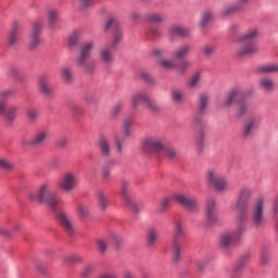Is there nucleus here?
Masks as SVG:
<instances>
[{
  "label": "nucleus",
  "mask_w": 278,
  "mask_h": 278,
  "mask_svg": "<svg viewBox=\"0 0 278 278\" xmlns=\"http://www.w3.org/2000/svg\"><path fill=\"white\" fill-rule=\"evenodd\" d=\"M56 186L61 192H74V190H77V186H79V177L73 170L65 172L58 180Z\"/></svg>",
  "instance_id": "0eeeda50"
},
{
  "label": "nucleus",
  "mask_w": 278,
  "mask_h": 278,
  "mask_svg": "<svg viewBox=\"0 0 278 278\" xmlns=\"http://www.w3.org/2000/svg\"><path fill=\"white\" fill-rule=\"evenodd\" d=\"M202 51L206 58H212V55H214V52L216 51V47L212 45H205L202 48Z\"/></svg>",
  "instance_id": "680f3d73"
},
{
  "label": "nucleus",
  "mask_w": 278,
  "mask_h": 278,
  "mask_svg": "<svg viewBox=\"0 0 278 278\" xmlns=\"http://www.w3.org/2000/svg\"><path fill=\"white\" fill-rule=\"evenodd\" d=\"M270 263V251L268 249H263L261 253V265L267 266Z\"/></svg>",
  "instance_id": "13d9d810"
},
{
  "label": "nucleus",
  "mask_w": 278,
  "mask_h": 278,
  "mask_svg": "<svg viewBox=\"0 0 278 278\" xmlns=\"http://www.w3.org/2000/svg\"><path fill=\"white\" fill-rule=\"evenodd\" d=\"M29 49L34 51V49H38L42 43V39H40V35H29Z\"/></svg>",
  "instance_id": "09e8293b"
},
{
  "label": "nucleus",
  "mask_w": 278,
  "mask_h": 278,
  "mask_svg": "<svg viewBox=\"0 0 278 278\" xmlns=\"http://www.w3.org/2000/svg\"><path fill=\"white\" fill-rule=\"evenodd\" d=\"M157 64L161 68H165V71H173V68H177L175 61L166 58L157 59Z\"/></svg>",
  "instance_id": "e433bc0d"
},
{
  "label": "nucleus",
  "mask_w": 278,
  "mask_h": 278,
  "mask_svg": "<svg viewBox=\"0 0 278 278\" xmlns=\"http://www.w3.org/2000/svg\"><path fill=\"white\" fill-rule=\"evenodd\" d=\"M47 18L49 29H55V25L58 21H60V11H58V9H48Z\"/></svg>",
  "instance_id": "a878e982"
},
{
  "label": "nucleus",
  "mask_w": 278,
  "mask_h": 278,
  "mask_svg": "<svg viewBox=\"0 0 278 278\" xmlns=\"http://www.w3.org/2000/svg\"><path fill=\"white\" fill-rule=\"evenodd\" d=\"M16 42H18V24H14L13 28L8 35V47H16Z\"/></svg>",
  "instance_id": "2f4dec72"
},
{
  "label": "nucleus",
  "mask_w": 278,
  "mask_h": 278,
  "mask_svg": "<svg viewBox=\"0 0 278 278\" xmlns=\"http://www.w3.org/2000/svg\"><path fill=\"white\" fill-rule=\"evenodd\" d=\"M42 27H45V22L42 20H36L31 25L29 35L40 36L42 34Z\"/></svg>",
  "instance_id": "ea45409f"
},
{
  "label": "nucleus",
  "mask_w": 278,
  "mask_h": 278,
  "mask_svg": "<svg viewBox=\"0 0 278 278\" xmlns=\"http://www.w3.org/2000/svg\"><path fill=\"white\" fill-rule=\"evenodd\" d=\"M131 190V186L129 185V180L127 179H122L121 180V197H122V202L130 212H134L135 214H138L140 212V207L138 206V203H136L131 199V194L129 191Z\"/></svg>",
  "instance_id": "6e6552de"
},
{
  "label": "nucleus",
  "mask_w": 278,
  "mask_h": 278,
  "mask_svg": "<svg viewBox=\"0 0 278 278\" xmlns=\"http://www.w3.org/2000/svg\"><path fill=\"white\" fill-rule=\"evenodd\" d=\"M123 103H117L115 104L112 110H111V116L112 118H116V116H118L121 114V112H123Z\"/></svg>",
  "instance_id": "0e129e2a"
},
{
  "label": "nucleus",
  "mask_w": 278,
  "mask_h": 278,
  "mask_svg": "<svg viewBox=\"0 0 278 278\" xmlns=\"http://www.w3.org/2000/svg\"><path fill=\"white\" fill-rule=\"evenodd\" d=\"M212 18H214V12L212 10L203 11L198 23L199 28L205 29L212 23Z\"/></svg>",
  "instance_id": "cd10ccee"
},
{
  "label": "nucleus",
  "mask_w": 278,
  "mask_h": 278,
  "mask_svg": "<svg viewBox=\"0 0 278 278\" xmlns=\"http://www.w3.org/2000/svg\"><path fill=\"white\" fill-rule=\"evenodd\" d=\"M257 36H260V28L252 27L238 39V42H255V38H257Z\"/></svg>",
  "instance_id": "bb28decb"
},
{
  "label": "nucleus",
  "mask_w": 278,
  "mask_h": 278,
  "mask_svg": "<svg viewBox=\"0 0 278 278\" xmlns=\"http://www.w3.org/2000/svg\"><path fill=\"white\" fill-rule=\"evenodd\" d=\"M144 105L147 110H149V112H152L153 114H155L156 112H160V106H157V103H155L151 98L148 99Z\"/></svg>",
  "instance_id": "052dcab7"
},
{
  "label": "nucleus",
  "mask_w": 278,
  "mask_h": 278,
  "mask_svg": "<svg viewBox=\"0 0 278 278\" xmlns=\"http://www.w3.org/2000/svg\"><path fill=\"white\" fill-rule=\"evenodd\" d=\"M247 97H249V91L240 87H236L231 89L225 98L224 105L225 108H229V105H231V103H235V101H242V99H247Z\"/></svg>",
  "instance_id": "2eb2a0df"
},
{
  "label": "nucleus",
  "mask_w": 278,
  "mask_h": 278,
  "mask_svg": "<svg viewBox=\"0 0 278 278\" xmlns=\"http://www.w3.org/2000/svg\"><path fill=\"white\" fill-rule=\"evenodd\" d=\"M160 236V232L155 228H150L148 230V236H147V243L149 247H153L157 242V238Z\"/></svg>",
  "instance_id": "79ce46f5"
},
{
  "label": "nucleus",
  "mask_w": 278,
  "mask_h": 278,
  "mask_svg": "<svg viewBox=\"0 0 278 278\" xmlns=\"http://www.w3.org/2000/svg\"><path fill=\"white\" fill-rule=\"evenodd\" d=\"M61 77L65 84H71L73 81V72L68 67L61 68Z\"/></svg>",
  "instance_id": "603ef678"
},
{
  "label": "nucleus",
  "mask_w": 278,
  "mask_h": 278,
  "mask_svg": "<svg viewBox=\"0 0 278 278\" xmlns=\"http://www.w3.org/2000/svg\"><path fill=\"white\" fill-rule=\"evenodd\" d=\"M170 99L174 103H184L186 101V94L181 89H173L170 91Z\"/></svg>",
  "instance_id": "c9c22d12"
},
{
  "label": "nucleus",
  "mask_w": 278,
  "mask_h": 278,
  "mask_svg": "<svg viewBox=\"0 0 278 278\" xmlns=\"http://www.w3.org/2000/svg\"><path fill=\"white\" fill-rule=\"evenodd\" d=\"M169 36H178L179 38H188L190 36V29L181 25H172L168 27Z\"/></svg>",
  "instance_id": "5701e85b"
},
{
  "label": "nucleus",
  "mask_w": 278,
  "mask_h": 278,
  "mask_svg": "<svg viewBox=\"0 0 278 278\" xmlns=\"http://www.w3.org/2000/svg\"><path fill=\"white\" fill-rule=\"evenodd\" d=\"M96 270H97V266H94L93 264H87L80 270V278L92 277V275H94Z\"/></svg>",
  "instance_id": "58836bf2"
},
{
  "label": "nucleus",
  "mask_w": 278,
  "mask_h": 278,
  "mask_svg": "<svg viewBox=\"0 0 278 278\" xmlns=\"http://www.w3.org/2000/svg\"><path fill=\"white\" fill-rule=\"evenodd\" d=\"M98 147L102 157H110L112 153V148L110 147V141L104 136H100L98 139Z\"/></svg>",
  "instance_id": "393cba45"
},
{
  "label": "nucleus",
  "mask_w": 278,
  "mask_h": 278,
  "mask_svg": "<svg viewBox=\"0 0 278 278\" xmlns=\"http://www.w3.org/2000/svg\"><path fill=\"white\" fill-rule=\"evenodd\" d=\"M166 53H167L166 48L154 47L150 50V55L152 58H157V60H160L161 58H164Z\"/></svg>",
  "instance_id": "3c124183"
},
{
  "label": "nucleus",
  "mask_w": 278,
  "mask_h": 278,
  "mask_svg": "<svg viewBox=\"0 0 278 278\" xmlns=\"http://www.w3.org/2000/svg\"><path fill=\"white\" fill-rule=\"evenodd\" d=\"M151 98L149 97V94L144 91H139V92L134 93L130 98L132 110H137L138 105H140V104L147 105V102Z\"/></svg>",
  "instance_id": "4be33fe9"
},
{
  "label": "nucleus",
  "mask_w": 278,
  "mask_h": 278,
  "mask_svg": "<svg viewBox=\"0 0 278 278\" xmlns=\"http://www.w3.org/2000/svg\"><path fill=\"white\" fill-rule=\"evenodd\" d=\"M189 53H190V45L184 43L173 52V58H175V60H184V58L189 55Z\"/></svg>",
  "instance_id": "7c9ffc66"
},
{
  "label": "nucleus",
  "mask_w": 278,
  "mask_h": 278,
  "mask_svg": "<svg viewBox=\"0 0 278 278\" xmlns=\"http://www.w3.org/2000/svg\"><path fill=\"white\" fill-rule=\"evenodd\" d=\"M26 116L28 118V121H30V123H36V121H38V110L36 108L29 106L26 110Z\"/></svg>",
  "instance_id": "864d4df0"
},
{
  "label": "nucleus",
  "mask_w": 278,
  "mask_h": 278,
  "mask_svg": "<svg viewBox=\"0 0 278 278\" xmlns=\"http://www.w3.org/2000/svg\"><path fill=\"white\" fill-rule=\"evenodd\" d=\"M84 71L86 73H94V71H97V61L93 59H88L87 61H85V63L83 65Z\"/></svg>",
  "instance_id": "a18cd8bd"
},
{
  "label": "nucleus",
  "mask_w": 278,
  "mask_h": 278,
  "mask_svg": "<svg viewBox=\"0 0 278 278\" xmlns=\"http://www.w3.org/2000/svg\"><path fill=\"white\" fill-rule=\"evenodd\" d=\"M181 238H186V228L184 222L179 219L174 220V239L172 242V262L177 264L181 260Z\"/></svg>",
  "instance_id": "20e7f679"
},
{
  "label": "nucleus",
  "mask_w": 278,
  "mask_h": 278,
  "mask_svg": "<svg viewBox=\"0 0 278 278\" xmlns=\"http://www.w3.org/2000/svg\"><path fill=\"white\" fill-rule=\"evenodd\" d=\"M149 23H164V16L161 13H152L147 15Z\"/></svg>",
  "instance_id": "6e6d98bb"
},
{
  "label": "nucleus",
  "mask_w": 278,
  "mask_h": 278,
  "mask_svg": "<svg viewBox=\"0 0 278 278\" xmlns=\"http://www.w3.org/2000/svg\"><path fill=\"white\" fill-rule=\"evenodd\" d=\"M29 201L47 205L50 210H55L58 205L62 204V199L53 192L52 185L49 181L39 185L36 192L29 193Z\"/></svg>",
  "instance_id": "f03ea898"
},
{
  "label": "nucleus",
  "mask_w": 278,
  "mask_h": 278,
  "mask_svg": "<svg viewBox=\"0 0 278 278\" xmlns=\"http://www.w3.org/2000/svg\"><path fill=\"white\" fill-rule=\"evenodd\" d=\"M262 121H264L262 115H254L249 119H247L242 130L243 138H251L255 129H260V126L262 125Z\"/></svg>",
  "instance_id": "4468645a"
},
{
  "label": "nucleus",
  "mask_w": 278,
  "mask_h": 278,
  "mask_svg": "<svg viewBox=\"0 0 278 278\" xmlns=\"http://www.w3.org/2000/svg\"><path fill=\"white\" fill-rule=\"evenodd\" d=\"M96 278H116V274H114V271H105Z\"/></svg>",
  "instance_id": "774afa93"
},
{
  "label": "nucleus",
  "mask_w": 278,
  "mask_h": 278,
  "mask_svg": "<svg viewBox=\"0 0 278 278\" xmlns=\"http://www.w3.org/2000/svg\"><path fill=\"white\" fill-rule=\"evenodd\" d=\"M121 40H123V29H121V27L118 26H115L111 46H113L116 49V46L121 42Z\"/></svg>",
  "instance_id": "de8ad7c7"
},
{
  "label": "nucleus",
  "mask_w": 278,
  "mask_h": 278,
  "mask_svg": "<svg viewBox=\"0 0 278 278\" xmlns=\"http://www.w3.org/2000/svg\"><path fill=\"white\" fill-rule=\"evenodd\" d=\"M79 3V10L81 12H86L87 10H90L94 5V0H78Z\"/></svg>",
  "instance_id": "4d7b16f0"
},
{
  "label": "nucleus",
  "mask_w": 278,
  "mask_h": 278,
  "mask_svg": "<svg viewBox=\"0 0 278 278\" xmlns=\"http://www.w3.org/2000/svg\"><path fill=\"white\" fill-rule=\"evenodd\" d=\"M18 105L8 104V100H0V116H4L8 123L16 121V114H18Z\"/></svg>",
  "instance_id": "f8f14e48"
},
{
  "label": "nucleus",
  "mask_w": 278,
  "mask_h": 278,
  "mask_svg": "<svg viewBox=\"0 0 278 278\" xmlns=\"http://www.w3.org/2000/svg\"><path fill=\"white\" fill-rule=\"evenodd\" d=\"M241 46L237 50V55L240 58L244 55H251L253 53H257V42L255 41H239Z\"/></svg>",
  "instance_id": "aec40b11"
},
{
  "label": "nucleus",
  "mask_w": 278,
  "mask_h": 278,
  "mask_svg": "<svg viewBox=\"0 0 278 278\" xmlns=\"http://www.w3.org/2000/svg\"><path fill=\"white\" fill-rule=\"evenodd\" d=\"M161 153L166 160H177V150L172 147L165 146V149Z\"/></svg>",
  "instance_id": "49530a36"
},
{
  "label": "nucleus",
  "mask_w": 278,
  "mask_h": 278,
  "mask_svg": "<svg viewBox=\"0 0 278 278\" xmlns=\"http://www.w3.org/2000/svg\"><path fill=\"white\" fill-rule=\"evenodd\" d=\"M92 51H94V41L89 40L85 41L80 45L78 56L75 60V65L78 67L84 66L88 60H90V55H92Z\"/></svg>",
  "instance_id": "9b49d317"
},
{
  "label": "nucleus",
  "mask_w": 278,
  "mask_h": 278,
  "mask_svg": "<svg viewBox=\"0 0 278 278\" xmlns=\"http://www.w3.org/2000/svg\"><path fill=\"white\" fill-rule=\"evenodd\" d=\"M253 110V105L249 101H244L238 104L237 106V116L242 118V116L249 114Z\"/></svg>",
  "instance_id": "473e14b6"
},
{
  "label": "nucleus",
  "mask_w": 278,
  "mask_h": 278,
  "mask_svg": "<svg viewBox=\"0 0 278 278\" xmlns=\"http://www.w3.org/2000/svg\"><path fill=\"white\" fill-rule=\"evenodd\" d=\"M253 199V188L249 185H244L239 188L237 200L230 205L231 212H235L236 218L248 223L249 220V207L251 200Z\"/></svg>",
  "instance_id": "f257e3e1"
},
{
  "label": "nucleus",
  "mask_w": 278,
  "mask_h": 278,
  "mask_svg": "<svg viewBox=\"0 0 278 278\" xmlns=\"http://www.w3.org/2000/svg\"><path fill=\"white\" fill-rule=\"evenodd\" d=\"M235 223L237 227L235 231H225L219 236L218 242L220 249H229L230 247H233V244L244 236V232L247 231V222L235 217Z\"/></svg>",
  "instance_id": "7ed1b4c3"
},
{
  "label": "nucleus",
  "mask_w": 278,
  "mask_h": 278,
  "mask_svg": "<svg viewBox=\"0 0 278 278\" xmlns=\"http://www.w3.org/2000/svg\"><path fill=\"white\" fill-rule=\"evenodd\" d=\"M131 125H134V122L130 118H125L122 125V131L123 136L126 138L131 136Z\"/></svg>",
  "instance_id": "8fccbe9b"
},
{
  "label": "nucleus",
  "mask_w": 278,
  "mask_h": 278,
  "mask_svg": "<svg viewBox=\"0 0 278 278\" xmlns=\"http://www.w3.org/2000/svg\"><path fill=\"white\" fill-rule=\"evenodd\" d=\"M114 47L109 45L100 49L99 55L103 64H112L114 62Z\"/></svg>",
  "instance_id": "412c9836"
},
{
  "label": "nucleus",
  "mask_w": 278,
  "mask_h": 278,
  "mask_svg": "<svg viewBox=\"0 0 278 278\" xmlns=\"http://www.w3.org/2000/svg\"><path fill=\"white\" fill-rule=\"evenodd\" d=\"M242 8L238 5V3L233 4H226L222 10H220V16H233V14H238Z\"/></svg>",
  "instance_id": "c756f323"
},
{
  "label": "nucleus",
  "mask_w": 278,
  "mask_h": 278,
  "mask_svg": "<svg viewBox=\"0 0 278 278\" xmlns=\"http://www.w3.org/2000/svg\"><path fill=\"white\" fill-rule=\"evenodd\" d=\"M249 263L247 260H241L237 265L232 267V269L229 271V278H240L242 277V270L247 268V265Z\"/></svg>",
  "instance_id": "c85d7f7f"
},
{
  "label": "nucleus",
  "mask_w": 278,
  "mask_h": 278,
  "mask_svg": "<svg viewBox=\"0 0 278 278\" xmlns=\"http://www.w3.org/2000/svg\"><path fill=\"white\" fill-rule=\"evenodd\" d=\"M205 214L207 225H216V223H218V208L215 199L207 200Z\"/></svg>",
  "instance_id": "dca6fc26"
},
{
  "label": "nucleus",
  "mask_w": 278,
  "mask_h": 278,
  "mask_svg": "<svg viewBox=\"0 0 278 278\" xmlns=\"http://www.w3.org/2000/svg\"><path fill=\"white\" fill-rule=\"evenodd\" d=\"M56 223L66 231L70 236L75 233V226L73 225V217L66 211H59L56 213Z\"/></svg>",
  "instance_id": "ddd939ff"
},
{
  "label": "nucleus",
  "mask_w": 278,
  "mask_h": 278,
  "mask_svg": "<svg viewBox=\"0 0 278 278\" xmlns=\"http://www.w3.org/2000/svg\"><path fill=\"white\" fill-rule=\"evenodd\" d=\"M258 86L263 92H273V90H276L277 84L275 83V79L265 76L260 78Z\"/></svg>",
  "instance_id": "b1692460"
},
{
  "label": "nucleus",
  "mask_w": 278,
  "mask_h": 278,
  "mask_svg": "<svg viewBox=\"0 0 278 278\" xmlns=\"http://www.w3.org/2000/svg\"><path fill=\"white\" fill-rule=\"evenodd\" d=\"M76 212L80 220H84L85 218H88V216H90V208L84 203H79L77 205Z\"/></svg>",
  "instance_id": "4c0bfd02"
},
{
  "label": "nucleus",
  "mask_w": 278,
  "mask_h": 278,
  "mask_svg": "<svg viewBox=\"0 0 278 278\" xmlns=\"http://www.w3.org/2000/svg\"><path fill=\"white\" fill-rule=\"evenodd\" d=\"M266 210V198L264 195L256 197L251 211V225L254 229H262L266 223L264 212Z\"/></svg>",
  "instance_id": "39448f33"
},
{
  "label": "nucleus",
  "mask_w": 278,
  "mask_h": 278,
  "mask_svg": "<svg viewBox=\"0 0 278 278\" xmlns=\"http://www.w3.org/2000/svg\"><path fill=\"white\" fill-rule=\"evenodd\" d=\"M170 207V198L163 195L159 202V212L164 214Z\"/></svg>",
  "instance_id": "c03bdc74"
},
{
  "label": "nucleus",
  "mask_w": 278,
  "mask_h": 278,
  "mask_svg": "<svg viewBox=\"0 0 278 278\" xmlns=\"http://www.w3.org/2000/svg\"><path fill=\"white\" fill-rule=\"evenodd\" d=\"M257 72L262 74L278 73V64L269 63V64L261 65Z\"/></svg>",
  "instance_id": "a19ab883"
},
{
  "label": "nucleus",
  "mask_w": 278,
  "mask_h": 278,
  "mask_svg": "<svg viewBox=\"0 0 278 278\" xmlns=\"http://www.w3.org/2000/svg\"><path fill=\"white\" fill-rule=\"evenodd\" d=\"M49 138H51L49 130L39 129L36 130L35 134H33V137L29 141H22V147H34V149H40L45 147L47 142H49Z\"/></svg>",
  "instance_id": "1a4fd4ad"
},
{
  "label": "nucleus",
  "mask_w": 278,
  "mask_h": 278,
  "mask_svg": "<svg viewBox=\"0 0 278 278\" xmlns=\"http://www.w3.org/2000/svg\"><path fill=\"white\" fill-rule=\"evenodd\" d=\"M201 81V74L197 73L188 81V87L189 88H197L199 86V83Z\"/></svg>",
  "instance_id": "bf43d9fd"
},
{
  "label": "nucleus",
  "mask_w": 278,
  "mask_h": 278,
  "mask_svg": "<svg viewBox=\"0 0 278 278\" xmlns=\"http://www.w3.org/2000/svg\"><path fill=\"white\" fill-rule=\"evenodd\" d=\"M144 147L148 151L162 153L166 148V141L160 137H150L144 140Z\"/></svg>",
  "instance_id": "f3484780"
},
{
  "label": "nucleus",
  "mask_w": 278,
  "mask_h": 278,
  "mask_svg": "<svg viewBox=\"0 0 278 278\" xmlns=\"http://www.w3.org/2000/svg\"><path fill=\"white\" fill-rule=\"evenodd\" d=\"M96 244H97V249L100 253H105V251H108V240L98 239Z\"/></svg>",
  "instance_id": "e2e57ef3"
},
{
  "label": "nucleus",
  "mask_w": 278,
  "mask_h": 278,
  "mask_svg": "<svg viewBox=\"0 0 278 278\" xmlns=\"http://www.w3.org/2000/svg\"><path fill=\"white\" fill-rule=\"evenodd\" d=\"M191 63L188 60H181L178 64V71L185 73L187 68H190Z\"/></svg>",
  "instance_id": "338daca9"
},
{
  "label": "nucleus",
  "mask_w": 278,
  "mask_h": 278,
  "mask_svg": "<svg viewBox=\"0 0 278 278\" xmlns=\"http://www.w3.org/2000/svg\"><path fill=\"white\" fill-rule=\"evenodd\" d=\"M38 91L42 97H53V87H51V80L49 76L42 75L37 81Z\"/></svg>",
  "instance_id": "6ab92c4d"
},
{
  "label": "nucleus",
  "mask_w": 278,
  "mask_h": 278,
  "mask_svg": "<svg viewBox=\"0 0 278 278\" xmlns=\"http://www.w3.org/2000/svg\"><path fill=\"white\" fill-rule=\"evenodd\" d=\"M96 199H97L99 208L102 210V212H105L109 205L108 195H105V193H103L102 191H98L96 193Z\"/></svg>",
  "instance_id": "f704fd0d"
},
{
  "label": "nucleus",
  "mask_w": 278,
  "mask_h": 278,
  "mask_svg": "<svg viewBox=\"0 0 278 278\" xmlns=\"http://www.w3.org/2000/svg\"><path fill=\"white\" fill-rule=\"evenodd\" d=\"M205 179L207 186L213 188L215 192H226L229 187L227 178L218 169H208Z\"/></svg>",
  "instance_id": "423d86ee"
},
{
  "label": "nucleus",
  "mask_w": 278,
  "mask_h": 278,
  "mask_svg": "<svg viewBox=\"0 0 278 278\" xmlns=\"http://www.w3.org/2000/svg\"><path fill=\"white\" fill-rule=\"evenodd\" d=\"M210 104V96L207 93H200L198 97V110L199 112H205Z\"/></svg>",
  "instance_id": "72a5a7b5"
},
{
  "label": "nucleus",
  "mask_w": 278,
  "mask_h": 278,
  "mask_svg": "<svg viewBox=\"0 0 278 278\" xmlns=\"http://www.w3.org/2000/svg\"><path fill=\"white\" fill-rule=\"evenodd\" d=\"M110 240L114 244L115 249H121V244H123V237L118 232H111Z\"/></svg>",
  "instance_id": "5fc2aeb1"
},
{
  "label": "nucleus",
  "mask_w": 278,
  "mask_h": 278,
  "mask_svg": "<svg viewBox=\"0 0 278 278\" xmlns=\"http://www.w3.org/2000/svg\"><path fill=\"white\" fill-rule=\"evenodd\" d=\"M173 199L188 212H191L192 214L199 212V200H197V198L188 197L181 192H178L173 195Z\"/></svg>",
  "instance_id": "9d476101"
},
{
  "label": "nucleus",
  "mask_w": 278,
  "mask_h": 278,
  "mask_svg": "<svg viewBox=\"0 0 278 278\" xmlns=\"http://www.w3.org/2000/svg\"><path fill=\"white\" fill-rule=\"evenodd\" d=\"M79 38H81V30H74L68 37V47H77Z\"/></svg>",
  "instance_id": "37998d69"
},
{
  "label": "nucleus",
  "mask_w": 278,
  "mask_h": 278,
  "mask_svg": "<svg viewBox=\"0 0 278 278\" xmlns=\"http://www.w3.org/2000/svg\"><path fill=\"white\" fill-rule=\"evenodd\" d=\"M0 168H2V170H12V168H14V164L10 163V161L5 159H0Z\"/></svg>",
  "instance_id": "69168bd1"
},
{
  "label": "nucleus",
  "mask_w": 278,
  "mask_h": 278,
  "mask_svg": "<svg viewBox=\"0 0 278 278\" xmlns=\"http://www.w3.org/2000/svg\"><path fill=\"white\" fill-rule=\"evenodd\" d=\"M192 127L195 129L198 134L197 144L198 147H202L206 136L205 123H203V119L201 117L194 116L192 119Z\"/></svg>",
  "instance_id": "a211bd4d"
}]
</instances>
